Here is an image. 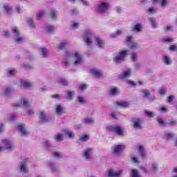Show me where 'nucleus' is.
Listing matches in <instances>:
<instances>
[{
  "label": "nucleus",
  "instance_id": "f257e3e1",
  "mask_svg": "<svg viewBox=\"0 0 177 177\" xmlns=\"http://www.w3.org/2000/svg\"><path fill=\"white\" fill-rule=\"evenodd\" d=\"M85 63V58L84 55H81L79 52H66L64 55V64L66 67H70L73 64L75 67H79Z\"/></svg>",
  "mask_w": 177,
  "mask_h": 177
},
{
  "label": "nucleus",
  "instance_id": "f03ea898",
  "mask_svg": "<svg viewBox=\"0 0 177 177\" xmlns=\"http://www.w3.org/2000/svg\"><path fill=\"white\" fill-rule=\"evenodd\" d=\"M107 132H112L115 133V135H118V136H123L124 133H125V131L124 128L120 125H109L106 127Z\"/></svg>",
  "mask_w": 177,
  "mask_h": 177
},
{
  "label": "nucleus",
  "instance_id": "7ed1b4c3",
  "mask_svg": "<svg viewBox=\"0 0 177 177\" xmlns=\"http://www.w3.org/2000/svg\"><path fill=\"white\" fill-rule=\"evenodd\" d=\"M95 38V34L92 30L86 29L83 35V41L88 46L93 44V39Z\"/></svg>",
  "mask_w": 177,
  "mask_h": 177
},
{
  "label": "nucleus",
  "instance_id": "20e7f679",
  "mask_svg": "<svg viewBox=\"0 0 177 177\" xmlns=\"http://www.w3.org/2000/svg\"><path fill=\"white\" fill-rule=\"evenodd\" d=\"M128 53H129V50H124L119 52L114 57L115 62L117 64H120V63L124 62Z\"/></svg>",
  "mask_w": 177,
  "mask_h": 177
},
{
  "label": "nucleus",
  "instance_id": "39448f33",
  "mask_svg": "<svg viewBox=\"0 0 177 177\" xmlns=\"http://www.w3.org/2000/svg\"><path fill=\"white\" fill-rule=\"evenodd\" d=\"M12 34L14 36V41L16 44L20 45V44H23V37L20 35V30H19V28L13 27L12 28Z\"/></svg>",
  "mask_w": 177,
  "mask_h": 177
},
{
  "label": "nucleus",
  "instance_id": "423d86ee",
  "mask_svg": "<svg viewBox=\"0 0 177 177\" xmlns=\"http://www.w3.org/2000/svg\"><path fill=\"white\" fill-rule=\"evenodd\" d=\"M69 84L68 80L62 76L57 77L54 81L55 86H68Z\"/></svg>",
  "mask_w": 177,
  "mask_h": 177
},
{
  "label": "nucleus",
  "instance_id": "0eeeda50",
  "mask_svg": "<svg viewBox=\"0 0 177 177\" xmlns=\"http://www.w3.org/2000/svg\"><path fill=\"white\" fill-rule=\"evenodd\" d=\"M109 9H110V3L108 2L102 1L97 6V12L98 13H106Z\"/></svg>",
  "mask_w": 177,
  "mask_h": 177
},
{
  "label": "nucleus",
  "instance_id": "6e6552de",
  "mask_svg": "<svg viewBox=\"0 0 177 177\" xmlns=\"http://www.w3.org/2000/svg\"><path fill=\"white\" fill-rule=\"evenodd\" d=\"M94 149L92 147L86 148L83 151V157L86 161H91L92 160V154H93Z\"/></svg>",
  "mask_w": 177,
  "mask_h": 177
},
{
  "label": "nucleus",
  "instance_id": "1a4fd4ad",
  "mask_svg": "<svg viewBox=\"0 0 177 177\" xmlns=\"http://www.w3.org/2000/svg\"><path fill=\"white\" fill-rule=\"evenodd\" d=\"M15 106L17 107H25V109H28L30 107V102H28V98L27 97H22L20 102L15 103Z\"/></svg>",
  "mask_w": 177,
  "mask_h": 177
},
{
  "label": "nucleus",
  "instance_id": "9d476101",
  "mask_svg": "<svg viewBox=\"0 0 177 177\" xmlns=\"http://www.w3.org/2000/svg\"><path fill=\"white\" fill-rule=\"evenodd\" d=\"M126 41L129 43V48L133 50L139 48V44L133 41V37L132 36H128L126 38Z\"/></svg>",
  "mask_w": 177,
  "mask_h": 177
},
{
  "label": "nucleus",
  "instance_id": "9b49d317",
  "mask_svg": "<svg viewBox=\"0 0 177 177\" xmlns=\"http://www.w3.org/2000/svg\"><path fill=\"white\" fill-rule=\"evenodd\" d=\"M125 149V145H117L113 147V153L115 156H119Z\"/></svg>",
  "mask_w": 177,
  "mask_h": 177
},
{
  "label": "nucleus",
  "instance_id": "f8f14e48",
  "mask_svg": "<svg viewBox=\"0 0 177 177\" xmlns=\"http://www.w3.org/2000/svg\"><path fill=\"white\" fill-rule=\"evenodd\" d=\"M131 74H132V69L129 68L123 71V73L119 75V78L122 81H127L128 78L131 77Z\"/></svg>",
  "mask_w": 177,
  "mask_h": 177
},
{
  "label": "nucleus",
  "instance_id": "ddd939ff",
  "mask_svg": "<svg viewBox=\"0 0 177 177\" xmlns=\"http://www.w3.org/2000/svg\"><path fill=\"white\" fill-rule=\"evenodd\" d=\"M19 82L24 89H30V88H34V86H35L34 83L28 82L26 80H21L19 81Z\"/></svg>",
  "mask_w": 177,
  "mask_h": 177
},
{
  "label": "nucleus",
  "instance_id": "4468645a",
  "mask_svg": "<svg viewBox=\"0 0 177 177\" xmlns=\"http://www.w3.org/2000/svg\"><path fill=\"white\" fill-rule=\"evenodd\" d=\"M2 143L4 145V150H5V149H6V150H8V151H12V150H13V149L15 147L13 146V144L12 143V142H10L8 139H3L2 140Z\"/></svg>",
  "mask_w": 177,
  "mask_h": 177
},
{
  "label": "nucleus",
  "instance_id": "2eb2a0df",
  "mask_svg": "<svg viewBox=\"0 0 177 177\" xmlns=\"http://www.w3.org/2000/svg\"><path fill=\"white\" fill-rule=\"evenodd\" d=\"M143 122V120L140 118H138L136 120L133 121V128L136 130L138 129H143V126L142 125Z\"/></svg>",
  "mask_w": 177,
  "mask_h": 177
},
{
  "label": "nucleus",
  "instance_id": "dca6fc26",
  "mask_svg": "<svg viewBox=\"0 0 177 177\" xmlns=\"http://www.w3.org/2000/svg\"><path fill=\"white\" fill-rule=\"evenodd\" d=\"M18 131L21 132V136H27L30 133L26 129V124H20L18 125Z\"/></svg>",
  "mask_w": 177,
  "mask_h": 177
},
{
  "label": "nucleus",
  "instance_id": "f3484780",
  "mask_svg": "<svg viewBox=\"0 0 177 177\" xmlns=\"http://www.w3.org/2000/svg\"><path fill=\"white\" fill-rule=\"evenodd\" d=\"M39 122H41V124L48 122V121H49V120H48V116H46V113L45 112L41 111L39 113Z\"/></svg>",
  "mask_w": 177,
  "mask_h": 177
},
{
  "label": "nucleus",
  "instance_id": "a211bd4d",
  "mask_svg": "<svg viewBox=\"0 0 177 177\" xmlns=\"http://www.w3.org/2000/svg\"><path fill=\"white\" fill-rule=\"evenodd\" d=\"M19 172L21 174H27L28 172V168L27 167V162H22L19 166Z\"/></svg>",
  "mask_w": 177,
  "mask_h": 177
},
{
  "label": "nucleus",
  "instance_id": "6ab92c4d",
  "mask_svg": "<svg viewBox=\"0 0 177 177\" xmlns=\"http://www.w3.org/2000/svg\"><path fill=\"white\" fill-rule=\"evenodd\" d=\"M95 45L100 48V49H104V40L97 37L95 38Z\"/></svg>",
  "mask_w": 177,
  "mask_h": 177
},
{
  "label": "nucleus",
  "instance_id": "aec40b11",
  "mask_svg": "<svg viewBox=\"0 0 177 177\" xmlns=\"http://www.w3.org/2000/svg\"><path fill=\"white\" fill-rule=\"evenodd\" d=\"M140 157L142 158H145V157H147V153H146V150L145 149V147L143 145L138 146Z\"/></svg>",
  "mask_w": 177,
  "mask_h": 177
},
{
  "label": "nucleus",
  "instance_id": "412c9836",
  "mask_svg": "<svg viewBox=\"0 0 177 177\" xmlns=\"http://www.w3.org/2000/svg\"><path fill=\"white\" fill-rule=\"evenodd\" d=\"M94 123H95V119L91 117L85 118L82 120V124H84V125H93Z\"/></svg>",
  "mask_w": 177,
  "mask_h": 177
},
{
  "label": "nucleus",
  "instance_id": "4be33fe9",
  "mask_svg": "<svg viewBox=\"0 0 177 177\" xmlns=\"http://www.w3.org/2000/svg\"><path fill=\"white\" fill-rule=\"evenodd\" d=\"M120 175H121L120 171H113V170H109V171L105 173V176L108 177L120 176Z\"/></svg>",
  "mask_w": 177,
  "mask_h": 177
},
{
  "label": "nucleus",
  "instance_id": "5701e85b",
  "mask_svg": "<svg viewBox=\"0 0 177 177\" xmlns=\"http://www.w3.org/2000/svg\"><path fill=\"white\" fill-rule=\"evenodd\" d=\"M74 96H75V93L74 91L70 90L66 91V100H73Z\"/></svg>",
  "mask_w": 177,
  "mask_h": 177
},
{
  "label": "nucleus",
  "instance_id": "b1692460",
  "mask_svg": "<svg viewBox=\"0 0 177 177\" xmlns=\"http://www.w3.org/2000/svg\"><path fill=\"white\" fill-rule=\"evenodd\" d=\"M115 104L119 107H122V109H127V107H129V103L125 101H118L115 102Z\"/></svg>",
  "mask_w": 177,
  "mask_h": 177
},
{
  "label": "nucleus",
  "instance_id": "393cba45",
  "mask_svg": "<svg viewBox=\"0 0 177 177\" xmlns=\"http://www.w3.org/2000/svg\"><path fill=\"white\" fill-rule=\"evenodd\" d=\"M109 92L110 95H111L112 96H115L118 93H120V89L118 88V87L111 86L109 88Z\"/></svg>",
  "mask_w": 177,
  "mask_h": 177
},
{
  "label": "nucleus",
  "instance_id": "a878e982",
  "mask_svg": "<svg viewBox=\"0 0 177 177\" xmlns=\"http://www.w3.org/2000/svg\"><path fill=\"white\" fill-rule=\"evenodd\" d=\"M162 62L165 64H166V66H171V64H172V60L168 55H164L162 57Z\"/></svg>",
  "mask_w": 177,
  "mask_h": 177
},
{
  "label": "nucleus",
  "instance_id": "bb28decb",
  "mask_svg": "<svg viewBox=\"0 0 177 177\" xmlns=\"http://www.w3.org/2000/svg\"><path fill=\"white\" fill-rule=\"evenodd\" d=\"M12 93H13V88L10 86L6 87L3 92L4 96H9V95H12Z\"/></svg>",
  "mask_w": 177,
  "mask_h": 177
},
{
  "label": "nucleus",
  "instance_id": "cd10ccee",
  "mask_svg": "<svg viewBox=\"0 0 177 177\" xmlns=\"http://www.w3.org/2000/svg\"><path fill=\"white\" fill-rule=\"evenodd\" d=\"M55 112L57 115H63L64 113V108H63V106L61 105H57L55 107Z\"/></svg>",
  "mask_w": 177,
  "mask_h": 177
},
{
  "label": "nucleus",
  "instance_id": "c85d7f7f",
  "mask_svg": "<svg viewBox=\"0 0 177 177\" xmlns=\"http://www.w3.org/2000/svg\"><path fill=\"white\" fill-rule=\"evenodd\" d=\"M91 74L97 77V78H100V77H103V73L102 71H99L98 69H91Z\"/></svg>",
  "mask_w": 177,
  "mask_h": 177
},
{
  "label": "nucleus",
  "instance_id": "c756f323",
  "mask_svg": "<svg viewBox=\"0 0 177 177\" xmlns=\"http://www.w3.org/2000/svg\"><path fill=\"white\" fill-rule=\"evenodd\" d=\"M65 136L68 138V139H74L75 138V133H74V131H69V130H65Z\"/></svg>",
  "mask_w": 177,
  "mask_h": 177
},
{
  "label": "nucleus",
  "instance_id": "7c9ffc66",
  "mask_svg": "<svg viewBox=\"0 0 177 177\" xmlns=\"http://www.w3.org/2000/svg\"><path fill=\"white\" fill-rule=\"evenodd\" d=\"M6 121H15L16 120L15 113H8L5 117Z\"/></svg>",
  "mask_w": 177,
  "mask_h": 177
},
{
  "label": "nucleus",
  "instance_id": "2f4dec72",
  "mask_svg": "<svg viewBox=\"0 0 177 177\" xmlns=\"http://www.w3.org/2000/svg\"><path fill=\"white\" fill-rule=\"evenodd\" d=\"M49 167L50 169H51V171L53 172H59V168L56 165V164H55V162H49Z\"/></svg>",
  "mask_w": 177,
  "mask_h": 177
},
{
  "label": "nucleus",
  "instance_id": "473e14b6",
  "mask_svg": "<svg viewBox=\"0 0 177 177\" xmlns=\"http://www.w3.org/2000/svg\"><path fill=\"white\" fill-rule=\"evenodd\" d=\"M123 31L121 30H118L116 32L111 33L109 35L110 38H117V37H120V35H122L123 34Z\"/></svg>",
  "mask_w": 177,
  "mask_h": 177
},
{
  "label": "nucleus",
  "instance_id": "72a5a7b5",
  "mask_svg": "<svg viewBox=\"0 0 177 177\" xmlns=\"http://www.w3.org/2000/svg\"><path fill=\"white\" fill-rule=\"evenodd\" d=\"M55 26H47L45 27V31L46 32H48V34H53L55 32Z\"/></svg>",
  "mask_w": 177,
  "mask_h": 177
},
{
  "label": "nucleus",
  "instance_id": "f704fd0d",
  "mask_svg": "<svg viewBox=\"0 0 177 177\" xmlns=\"http://www.w3.org/2000/svg\"><path fill=\"white\" fill-rule=\"evenodd\" d=\"M39 52L42 57H48V50L46 49V48L43 47L39 48Z\"/></svg>",
  "mask_w": 177,
  "mask_h": 177
},
{
  "label": "nucleus",
  "instance_id": "c9c22d12",
  "mask_svg": "<svg viewBox=\"0 0 177 177\" xmlns=\"http://www.w3.org/2000/svg\"><path fill=\"white\" fill-rule=\"evenodd\" d=\"M133 31H136V32H140L142 31V24H136L133 27Z\"/></svg>",
  "mask_w": 177,
  "mask_h": 177
},
{
  "label": "nucleus",
  "instance_id": "e433bc0d",
  "mask_svg": "<svg viewBox=\"0 0 177 177\" xmlns=\"http://www.w3.org/2000/svg\"><path fill=\"white\" fill-rule=\"evenodd\" d=\"M3 9L8 15H10L12 12V7L10 6L9 4H5L3 6Z\"/></svg>",
  "mask_w": 177,
  "mask_h": 177
},
{
  "label": "nucleus",
  "instance_id": "4c0bfd02",
  "mask_svg": "<svg viewBox=\"0 0 177 177\" xmlns=\"http://www.w3.org/2000/svg\"><path fill=\"white\" fill-rule=\"evenodd\" d=\"M67 45H68V41L65 40L59 44L58 48L60 50H62L64 49Z\"/></svg>",
  "mask_w": 177,
  "mask_h": 177
},
{
  "label": "nucleus",
  "instance_id": "58836bf2",
  "mask_svg": "<svg viewBox=\"0 0 177 177\" xmlns=\"http://www.w3.org/2000/svg\"><path fill=\"white\" fill-rule=\"evenodd\" d=\"M7 77H15L16 75V70L15 69H9L6 72Z\"/></svg>",
  "mask_w": 177,
  "mask_h": 177
},
{
  "label": "nucleus",
  "instance_id": "ea45409f",
  "mask_svg": "<svg viewBox=\"0 0 177 177\" xmlns=\"http://www.w3.org/2000/svg\"><path fill=\"white\" fill-rule=\"evenodd\" d=\"M54 139L56 142H62L63 141V134L62 133H57L54 136Z\"/></svg>",
  "mask_w": 177,
  "mask_h": 177
},
{
  "label": "nucleus",
  "instance_id": "a19ab883",
  "mask_svg": "<svg viewBox=\"0 0 177 177\" xmlns=\"http://www.w3.org/2000/svg\"><path fill=\"white\" fill-rule=\"evenodd\" d=\"M161 41L163 44H171V42H174V39L171 37H163Z\"/></svg>",
  "mask_w": 177,
  "mask_h": 177
},
{
  "label": "nucleus",
  "instance_id": "79ce46f5",
  "mask_svg": "<svg viewBox=\"0 0 177 177\" xmlns=\"http://www.w3.org/2000/svg\"><path fill=\"white\" fill-rule=\"evenodd\" d=\"M77 102L80 103V104H85V103H86V101L85 100V97L81 95H79L77 97Z\"/></svg>",
  "mask_w": 177,
  "mask_h": 177
},
{
  "label": "nucleus",
  "instance_id": "37998d69",
  "mask_svg": "<svg viewBox=\"0 0 177 177\" xmlns=\"http://www.w3.org/2000/svg\"><path fill=\"white\" fill-rule=\"evenodd\" d=\"M151 165V169L153 172H157V171H158V163L156 162H152Z\"/></svg>",
  "mask_w": 177,
  "mask_h": 177
},
{
  "label": "nucleus",
  "instance_id": "c03bdc74",
  "mask_svg": "<svg viewBox=\"0 0 177 177\" xmlns=\"http://www.w3.org/2000/svg\"><path fill=\"white\" fill-rule=\"evenodd\" d=\"M148 20H149V23H151V27H153V28H156V27H157V22L156 21V19H154V18H149Z\"/></svg>",
  "mask_w": 177,
  "mask_h": 177
},
{
  "label": "nucleus",
  "instance_id": "a18cd8bd",
  "mask_svg": "<svg viewBox=\"0 0 177 177\" xmlns=\"http://www.w3.org/2000/svg\"><path fill=\"white\" fill-rule=\"evenodd\" d=\"M44 16H45V11L44 10L39 11V12L36 15L37 20H41Z\"/></svg>",
  "mask_w": 177,
  "mask_h": 177
},
{
  "label": "nucleus",
  "instance_id": "49530a36",
  "mask_svg": "<svg viewBox=\"0 0 177 177\" xmlns=\"http://www.w3.org/2000/svg\"><path fill=\"white\" fill-rule=\"evenodd\" d=\"M44 147L48 149V150H50V149L52 148V143L50 142V141L48 140H44Z\"/></svg>",
  "mask_w": 177,
  "mask_h": 177
},
{
  "label": "nucleus",
  "instance_id": "de8ad7c7",
  "mask_svg": "<svg viewBox=\"0 0 177 177\" xmlns=\"http://www.w3.org/2000/svg\"><path fill=\"white\" fill-rule=\"evenodd\" d=\"M144 114L145 115H146L147 117H149V118H153V117H154V113L148 111V110H145L144 111Z\"/></svg>",
  "mask_w": 177,
  "mask_h": 177
},
{
  "label": "nucleus",
  "instance_id": "09e8293b",
  "mask_svg": "<svg viewBox=\"0 0 177 177\" xmlns=\"http://www.w3.org/2000/svg\"><path fill=\"white\" fill-rule=\"evenodd\" d=\"M28 24L30 28H35V24L34 23V19L32 18H30L29 20L28 21Z\"/></svg>",
  "mask_w": 177,
  "mask_h": 177
},
{
  "label": "nucleus",
  "instance_id": "8fccbe9b",
  "mask_svg": "<svg viewBox=\"0 0 177 177\" xmlns=\"http://www.w3.org/2000/svg\"><path fill=\"white\" fill-rule=\"evenodd\" d=\"M131 60L133 62H136L138 60V53H133L131 55Z\"/></svg>",
  "mask_w": 177,
  "mask_h": 177
},
{
  "label": "nucleus",
  "instance_id": "3c124183",
  "mask_svg": "<svg viewBox=\"0 0 177 177\" xmlns=\"http://www.w3.org/2000/svg\"><path fill=\"white\" fill-rule=\"evenodd\" d=\"M141 92L143 93L144 97H148V96H150L151 95L150 91L147 89L142 90Z\"/></svg>",
  "mask_w": 177,
  "mask_h": 177
},
{
  "label": "nucleus",
  "instance_id": "603ef678",
  "mask_svg": "<svg viewBox=\"0 0 177 177\" xmlns=\"http://www.w3.org/2000/svg\"><path fill=\"white\" fill-rule=\"evenodd\" d=\"M126 82L128 84V85H129V86H136L138 85L136 82L129 80H126Z\"/></svg>",
  "mask_w": 177,
  "mask_h": 177
},
{
  "label": "nucleus",
  "instance_id": "864d4df0",
  "mask_svg": "<svg viewBox=\"0 0 177 177\" xmlns=\"http://www.w3.org/2000/svg\"><path fill=\"white\" fill-rule=\"evenodd\" d=\"M131 177H139V171L136 169H132Z\"/></svg>",
  "mask_w": 177,
  "mask_h": 177
},
{
  "label": "nucleus",
  "instance_id": "5fc2aeb1",
  "mask_svg": "<svg viewBox=\"0 0 177 177\" xmlns=\"http://www.w3.org/2000/svg\"><path fill=\"white\" fill-rule=\"evenodd\" d=\"M51 17L54 20H56V19H57V12H56V10H52V11H51Z\"/></svg>",
  "mask_w": 177,
  "mask_h": 177
},
{
  "label": "nucleus",
  "instance_id": "6e6d98bb",
  "mask_svg": "<svg viewBox=\"0 0 177 177\" xmlns=\"http://www.w3.org/2000/svg\"><path fill=\"white\" fill-rule=\"evenodd\" d=\"M89 140V136L88 135H84L80 137L81 142H86V140Z\"/></svg>",
  "mask_w": 177,
  "mask_h": 177
},
{
  "label": "nucleus",
  "instance_id": "4d7b16f0",
  "mask_svg": "<svg viewBox=\"0 0 177 177\" xmlns=\"http://www.w3.org/2000/svg\"><path fill=\"white\" fill-rule=\"evenodd\" d=\"M156 120H157L159 125H160L161 127H164V125H165V122L164 120H162V119L161 118H157Z\"/></svg>",
  "mask_w": 177,
  "mask_h": 177
},
{
  "label": "nucleus",
  "instance_id": "13d9d810",
  "mask_svg": "<svg viewBox=\"0 0 177 177\" xmlns=\"http://www.w3.org/2000/svg\"><path fill=\"white\" fill-rule=\"evenodd\" d=\"M71 27L73 30H77L80 27V23L78 22H72Z\"/></svg>",
  "mask_w": 177,
  "mask_h": 177
},
{
  "label": "nucleus",
  "instance_id": "bf43d9fd",
  "mask_svg": "<svg viewBox=\"0 0 177 177\" xmlns=\"http://www.w3.org/2000/svg\"><path fill=\"white\" fill-rule=\"evenodd\" d=\"M53 157H55L56 158H61L62 153L59 151H55L53 153Z\"/></svg>",
  "mask_w": 177,
  "mask_h": 177
},
{
  "label": "nucleus",
  "instance_id": "052dcab7",
  "mask_svg": "<svg viewBox=\"0 0 177 177\" xmlns=\"http://www.w3.org/2000/svg\"><path fill=\"white\" fill-rule=\"evenodd\" d=\"M165 135L167 139H171V138H174V133L166 132Z\"/></svg>",
  "mask_w": 177,
  "mask_h": 177
},
{
  "label": "nucleus",
  "instance_id": "680f3d73",
  "mask_svg": "<svg viewBox=\"0 0 177 177\" xmlns=\"http://www.w3.org/2000/svg\"><path fill=\"white\" fill-rule=\"evenodd\" d=\"M131 161L134 163V164H139V162H140L139 161V158L136 156H133L131 158Z\"/></svg>",
  "mask_w": 177,
  "mask_h": 177
},
{
  "label": "nucleus",
  "instance_id": "e2e57ef3",
  "mask_svg": "<svg viewBox=\"0 0 177 177\" xmlns=\"http://www.w3.org/2000/svg\"><path fill=\"white\" fill-rule=\"evenodd\" d=\"M172 30H174V26H167L164 28V31L166 32L172 31Z\"/></svg>",
  "mask_w": 177,
  "mask_h": 177
},
{
  "label": "nucleus",
  "instance_id": "0e129e2a",
  "mask_svg": "<svg viewBox=\"0 0 177 177\" xmlns=\"http://www.w3.org/2000/svg\"><path fill=\"white\" fill-rule=\"evenodd\" d=\"M159 3L162 8H165L168 2L167 1V0H162L160 2H159Z\"/></svg>",
  "mask_w": 177,
  "mask_h": 177
},
{
  "label": "nucleus",
  "instance_id": "69168bd1",
  "mask_svg": "<svg viewBox=\"0 0 177 177\" xmlns=\"http://www.w3.org/2000/svg\"><path fill=\"white\" fill-rule=\"evenodd\" d=\"M27 109V113L29 115H32L34 114V110H32V109L28 107L26 108Z\"/></svg>",
  "mask_w": 177,
  "mask_h": 177
},
{
  "label": "nucleus",
  "instance_id": "338daca9",
  "mask_svg": "<svg viewBox=\"0 0 177 177\" xmlns=\"http://www.w3.org/2000/svg\"><path fill=\"white\" fill-rule=\"evenodd\" d=\"M169 50H171V52H175V50H177V46L176 45L170 46Z\"/></svg>",
  "mask_w": 177,
  "mask_h": 177
},
{
  "label": "nucleus",
  "instance_id": "774afa93",
  "mask_svg": "<svg viewBox=\"0 0 177 177\" xmlns=\"http://www.w3.org/2000/svg\"><path fill=\"white\" fill-rule=\"evenodd\" d=\"M148 12L149 15H154V13H156L157 11L153 8H149Z\"/></svg>",
  "mask_w": 177,
  "mask_h": 177
}]
</instances>
